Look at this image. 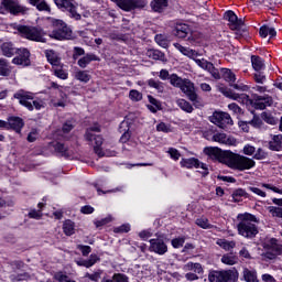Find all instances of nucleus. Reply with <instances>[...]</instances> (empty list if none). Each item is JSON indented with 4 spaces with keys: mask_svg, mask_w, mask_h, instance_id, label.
Segmentation results:
<instances>
[{
    "mask_svg": "<svg viewBox=\"0 0 282 282\" xmlns=\"http://www.w3.org/2000/svg\"><path fill=\"white\" fill-rule=\"evenodd\" d=\"M75 79L79 80V83H87L91 80V75L87 70H77L75 72Z\"/></svg>",
    "mask_w": 282,
    "mask_h": 282,
    "instance_id": "ea45409f",
    "label": "nucleus"
},
{
    "mask_svg": "<svg viewBox=\"0 0 282 282\" xmlns=\"http://www.w3.org/2000/svg\"><path fill=\"white\" fill-rule=\"evenodd\" d=\"M93 131H95L96 133H100V126H93L86 131V140L94 144L95 153L99 155V158H105V155L106 158H116V151L106 150L105 152H102V150L100 149V147H102V137L95 135Z\"/></svg>",
    "mask_w": 282,
    "mask_h": 282,
    "instance_id": "7ed1b4c3",
    "label": "nucleus"
},
{
    "mask_svg": "<svg viewBox=\"0 0 282 282\" xmlns=\"http://www.w3.org/2000/svg\"><path fill=\"white\" fill-rule=\"evenodd\" d=\"M129 230H131V225H129V224L121 225V226L115 228V232H129Z\"/></svg>",
    "mask_w": 282,
    "mask_h": 282,
    "instance_id": "774afa93",
    "label": "nucleus"
},
{
    "mask_svg": "<svg viewBox=\"0 0 282 282\" xmlns=\"http://www.w3.org/2000/svg\"><path fill=\"white\" fill-rule=\"evenodd\" d=\"M231 197L234 202H239V197H250V195H248L243 188H238L234 191Z\"/></svg>",
    "mask_w": 282,
    "mask_h": 282,
    "instance_id": "3c124183",
    "label": "nucleus"
},
{
    "mask_svg": "<svg viewBox=\"0 0 282 282\" xmlns=\"http://www.w3.org/2000/svg\"><path fill=\"white\" fill-rule=\"evenodd\" d=\"M129 98H130V100H133V102H140V100H142V93H140L135 89H132L129 93Z\"/></svg>",
    "mask_w": 282,
    "mask_h": 282,
    "instance_id": "603ef678",
    "label": "nucleus"
},
{
    "mask_svg": "<svg viewBox=\"0 0 282 282\" xmlns=\"http://www.w3.org/2000/svg\"><path fill=\"white\" fill-rule=\"evenodd\" d=\"M220 261L225 265H237V263L239 262V258H237V256L227 253L221 257Z\"/></svg>",
    "mask_w": 282,
    "mask_h": 282,
    "instance_id": "e433bc0d",
    "label": "nucleus"
},
{
    "mask_svg": "<svg viewBox=\"0 0 282 282\" xmlns=\"http://www.w3.org/2000/svg\"><path fill=\"white\" fill-rule=\"evenodd\" d=\"M169 155L171 156L172 160H180V158H182V154H180V151H177V149L175 148H170L167 151Z\"/></svg>",
    "mask_w": 282,
    "mask_h": 282,
    "instance_id": "bf43d9fd",
    "label": "nucleus"
},
{
    "mask_svg": "<svg viewBox=\"0 0 282 282\" xmlns=\"http://www.w3.org/2000/svg\"><path fill=\"white\" fill-rule=\"evenodd\" d=\"M225 19L228 21L230 30H236L237 34L241 35L243 32H246L243 20L237 18V14H235L232 11H227L225 13Z\"/></svg>",
    "mask_w": 282,
    "mask_h": 282,
    "instance_id": "9d476101",
    "label": "nucleus"
},
{
    "mask_svg": "<svg viewBox=\"0 0 282 282\" xmlns=\"http://www.w3.org/2000/svg\"><path fill=\"white\" fill-rule=\"evenodd\" d=\"M148 55L150 56V58H153L154 61H165V56L164 53H162L161 51L158 50H150L148 52Z\"/></svg>",
    "mask_w": 282,
    "mask_h": 282,
    "instance_id": "de8ad7c7",
    "label": "nucleus"
},
{
    "mask_svg": "<svg viewBox=\"0 0 282 282\" xmlns=\"http://www.w3.org/2000/svg\"><path fill=\"white\" fill-rule=\"evenodd\" d=\"M91 61H98V57L95 54H86L84 57L78 59L77 64L82 69H85Z\"/></svg>",
    "mask_w": 282,
    "mask_h": 282,
    "instance_id": "72a5a7b5",
    "label": "nucleus"
},
{
    "mask_svg": "<svg viewBox=\"0 0 282 282\" xmlns=\"http://www.w3.org/2000/svg\"><path fill=\"white\" fill-rule=\"evenodd\" d=\"M1 7L4 12L17 17L19 14H28V7L21 4L19 0H1Z\"/></svg>",
    "mask_w": 282,
    "mask_h": 282,
    "instance_id": "1a4fd4ad",
    "label": "nucleus"
},
{
    "mask_svg": "<svg viewBox=\"0 0 282 282\" xmlns=\"http://www.w3.org/2000/svg\"><path fill=\"white\" fill-rule=\"evenodd\" d=\"M183 94H186L187 98L195 102L197 100V94L195 93V84L191 79H184L183 84L180 87Z\"/></svg>",
    "mask_w": 282,
    "mask_h": 282,
    "instance_id": "dca6fc26",
    "label": "nucleus"
},
{
    "mask_svg": "<svg viewBox=\"0 0 282 282\" xmlns=\"http://www.w3.org/2000/svg\"><path fill=\"white\" fill-rule=\"evenodd\" d=\"M253 98H254V102H253L254 109L263 110L265 109V107H270L272 105V97L270 96L254 95Z\"/></svg>",
    "mask_w": 282,
    "mask_h": 282,
    "instance_id": "6ab92c4d",
    "label": "nucleus"
},
{
    "mask_svg": "<svg viewBox=\"0 0 282 282\" xmlns=\"http://www.w3.org/2000/svg\"><path fill=\"white\" fill-rule=\"evenodd\" d=\"M0 76H10V65L3 58H0Z\"/></svg>",
    "mask_w": 282,
    "mask_h": 282,
    "instance_id": "c03bdc74",
    "label": "nucleus"
},
{
    "mask_svg": "<svg viewBox=\"0 0 282 282\" xmlns=\"http://www.w3.org/2000/svg\"><path fill=\"white\" fill-rule=\"evenodd\" d=\"M183 270L185 272H195L196 274H202L204 272V269L202 268L200 263H193L188 262L183 267Z\"/></svg>",
    "mask_w": 282,
    "mask_h": 282,
    "instance_id": "473e14b6",
    "label": "nucleus"
},
{
    "mask_svg": "<svg viewBox=\"0 0 282 282\" xmlns=\"http://www.w3.org/2000/svg\"><path fill=\"white\" fill-rule=\"evenodd\" d=\"M237 219L239 221L237 225L238 235L246 239H252L259 235V228L257 227L259 220L257 219V216L250 213H245L238 214Z\"/></svg>",
    "mask_w": 282,
    "mask_h": 282,
    "instance_id": "f03ea898",
    "label": "nucleus"
},
{
    "mask_svg": "<svg viewBox=\"0 0 282 282\" xmlns=\"http://www.w3.org/2000/svg\"><path fill=\"white\" fill-rule=\"evenodd\" d=\"M24 124L23 119L19 117H10L8 119V129L10 127V129H13L17 133H21V129H23Z\"/></svg>",
    "mask_w": 282,
    "mask_h": 282,
    "instance_id": "412c9836",
    "label": "nucleus"
},
{
    "mask_svg": "<svg viewBox=\"0 0 282 282\" xmlns=\"http://www.w3.org/2000/svg\"><path fill=\"white\" fill-rule=\"evenodd\" d=\"M101 282H129V276L123 273H115L112 278H104Z\"/></svg>",
    "mask_w": 282,
    "mask_h": 282,
    "instance_id": "c9c22d12",
    "label": "nucleus"
},
{
    "mask_svg": "<svg viewBox=\"0 0 282 282\" xmlns=\"http://www.w3.org/2000/svg\"><path fill=\"white\" fill-rule=\"evenodd\" d=\"M18 32H20V34L24 36V39H28L29 41L45 43V37H43L44 33H43V30L41 29H36L34 26L20 25L18 26Z\"/></svg>",
    "mask_w": 282,
    "mask_h": 282,
    "instance_id": "6e6552de",
    "label": "nucleus"
},
{
    "mask_svg": "<svg viewBox=\"0 0 282 282\" xmlns=\"http://www.w3.org/2000/svg\"><path fill=\"white\" fill-rule=\"evenodd\" d=\"M46 58L50 64L53 65V67H59L61 66V57H58V54L54 51H46L45 52Z\"/></svg>",
    "mask_w": 282,
    "mask_h": 282,
    "instance_id": "7c9ffc66",
    "label": "nucleus"
},
{
    "mask_svg": "<svg viewBox=\"0 0 282 282\" xmlns=\"http://www.w3.org/2000/svg\"><path fill=\"white\" fill-rule=\"evenodd\" d=\"M196 226H199V228H203L204 230H208L210 228H213V225H210V223L208 221V218H197L196 219Z\"/></svg>",
    "mask_w": 282,
    "mask_h": 282,
    "instance_id": "09e8293b",
    "label": "nucleus"
},
{
    "mask_svg": "<svg viewBox=\"0 0 282 282\" xmlns=\"http://www.w3.org/2000/svg\"><path fill=\"white\" fill-rule=\"evenodd\" d=\"M54 30L50 33L51 39L56 41H69L72 39V29L63 20L52 19Z\"/></svg>",
    "mask_w": 282,
    "mask_h": 282,
    "instance_id": "39448f33",
    "label": "nucleus"
},
{
    "mask_svg": "<svg viewBox=\"0 0 282 282\" xmlns=\"http://www.w3.org/2000/svg\"><path fill=\"white\" fill-rule=\"evenodd\" d=\"M0 50L3 56H7L8 58H12V56L17 54V48H14V45H12L10 42L2 43Z\"/></svg>",
    "mask_w": 282,
    "mask_h": 282,
    "instance_id": "393cba45",
    "label": "nucleus"
},
{
    "mask_svg": "<svg viewBox=\"0 0 282 282\" xmlns=\"http://www.w3.org/2000/svg\"><path fill=\"white\" fill-rule=\"evenodd\" d=\"M262 119L264 120V122H267L268 124H276V119H274V117H272V115L268 113V112H263L262 113Z\"/></svg>",
    "mask_w": 282,
    "mask_h": 282,
    "instance_id": "052dcab7",
    "label": "nucleus"
},
{
    "mask_svg": "<svg viewBox=\"0 0 282 282\" xmlns=\"http://www.w3.org/2000/svg\"><path fill=\"white\" fill-rule=\"evenodd\" d=\"M223 78L227 83H235V80H237V77L235 76V73H232V70H230L228 68H223Z\"/></svg>",
    "mask_w": 282,
    "mask_h": 282,
    "instance_id": "a18cd8bd",
    "label": "nucleus"
},
{
    "mask_svg": "<svg viewBox=\"0 0 282 282\" xmlns=\"http://www.w3.org/2000/svg\"><path fill=\"white\" fill-rule=\"evenodd\" d=\"M242 279L246 282H259V278L257 276V271L256 270H250L248 268L243 269Z\"/></svg>",
    "mask_w": 282,
    "mask_h": 282,
    "instance_id": "c85d7f7f",
    "label": "nucleus"
},
{
    "mask_svg": "<svg viewBox=\"0 0 282 282\" xmlns=\"http://www.w3.org/2000/svg\"><path fill=\"white\" fill-rule=\"evenodd\" d=\"M269 251L265 252L264 257L267 259H276V257L282 254V246L276 242V239L272 238L269 243Z\"/></svg>",
    "mask_w": 282,
    "mask_h": 282,
    "instance_id": "f3484780",
    "label": "nucleus"
},
{
    "mask_svg": "<svg viewBox=\"0 0 282 282\" xmlns=\"http://www.w3.org/2000/svg\"><path fill=\"white\" fill-rule=\"evenodd\" d=\"M166 6H169L166 0H153L151 2V8L154 10V12H162Z\"/></svg>",
    "mask_w": 282,
    "mask_h": 282,
    "instance_id": "58836bf2",
    "label": "nucleus"
},
{
    "mask_svg": "<svg viewBox=\"0 0 282 282\" xmlns=\"http://www.w3.org/2000/svg\"><path fill=\"white\" fill-rule=\"evenodd\" d=\"M149 87H152L153 89H156L159 94H164V83L155 79H149L148 80Z\"/></svg>",
    "mask_w": 282,
    "mask_h": 282,
    "instance_id": "79ce46f5",
    "label": "nucleus"
},
{
    "mask_svg": "<svg viewBox=\"0 0 282 282\" xmlns=\"http://www.w3.org/2000/svg\"><path fill=\"white\" fill-rule=\"evenodd\" d=\"M112 1H116L117 6L121 10H124L126 12H131V10H135L133 0H112Z\"/></svg>",
    "mask_w": 282,
    "mask_h": 282,
    "instance_id": "2f4dec72",
    "label": "nucleus"
},
{
    "mask_svg": "<svg viewBox=\"0 0 282 282\" xmlns=\"http://www.w3.org/2000/svg\"><path fill=\"white\" fill-rule=\"evenodd\" d=\"M155 42L158 43V45H160V47L164 48L169 47V44L171 43V41H169V37L162 34L155 35Z\"/></svg>",
    "mask_w": 282,
    "mask_h": 282,
    "instance_id": "49530a36",
    "label": "nucleus"
},
{
    "mask_svg": "<svg viewBox=\"0 0 282 282\" xmlns=\"http://www.w3.org/2000/svg\"><path fill=\"white\" fill-rule=\"evenodd\" d=\"M251 65L254 72H263V69H265V62H263V58L257 55L251 56Z\"/></svg>",
    "mask_w": 282,
    "mask_h": 282,
    "instance_id": "c756f323",
    "label": "nucleus"
},
{
    "mask_svg": "<svg viewBox=\"0 0 282 282\" xmlns=\"http://www.w3.org/2000/svg\"><path fill=\"white\" fill-rule=\"evenodd\" d=\"M173 45L176 50H178V52H181V54H183L184 56H187V58L195 59L197 58V56H199V53L188 47H184L180 43H174Z\"/></svg>",
    "mask_w": 282,
    "mask_h": 282,
    "instance_id": "5701e85b",
    "label": "nucleus"
},
{
    "mask_svg": "<svg viewBox=\"0 0 282 282\" xmlns=\"http://www.w3.org/2000/svg\"><path fill=\"white\" fill-rule=\"evenodd\" d=\"M217 246H219L220 248H223L224 250L230 251L232 250V248H235L236 243L235 241H228L226 239H218L216 241Z\"/></svg>",
    "mask_w": 282,
    "mask_h": 282,
    "instance_id": "37998d69",
    "label": "nucleus"
},
{
    "mask_svg": "<svg viewBox=\"0 0 282 282\" xmlns=\"http://www.w3.org/2000/svg\"><path fill=\"white\" fill-rule=\"evenodd\" d=\"M204 153L209 155V158H215L219 162H224L229 165L230 169H236L237 171H250V169H254L257 162L254 160L235 154L232 152H223L219 148H205Z\"/></svg>",
    "mask_w": 282,
    "mask_h": 282,
    "instance_id": "f257e3e1",
    "label": "nucleus"
},
{
    "mask_svg": "<svg viewBox=\"0 0 282 282\" xmlns=\"http://www.w3.org/2000/svg\"><path fill=\"white\" fill-rule=\"evenodd\" d=\"M98 261H100V258H98V256L96 254H90L88 260H77L76 263L79 267L83 268H91L93 265H96V263H98Z\"/></svg>",
    "mask_w": 282,
    "mask_h": 282,
    "instance_id": "a878e982",
    "label": "nucleus"
},
{
    "mask_svg": "<svg viewBox=\"0 0 282 282\" xmlns=\"http://www.w3.org/2000/svg\"><path fill=\"white\" fill-rule=\"evenodd\" d=\"M30 6H33L39 12H52V8L45 0H29Z\"/></svg>",
    "mask_w": 282,
    "mask_h": 282,
    "instance_id": "b1692460",
    "label": "nucleus"
},
{
    "mask_svg": "<svg viewBox=\"0 0 282 282\" xmlns=\"http://www.w3.org/2000/svg\"><path fill=\"white\" fill-rule=\"evenodd\" d=\"M188 32H191V29L187 24H176L174 34L178 39H186L188 36Z\"/></svg>",
    "mask_w": 282,
    "mask_h": 282,
    "instance_id": "cd10ccee",
    "label": "nucleus"
},
{
    "mask_svg": "<svg viewBox=\"0 0 282 282\" xmlns=\"http://www.w3.org/2000/svg\"><path fill=\"white\" fill-rule=\"evenodd\" d=\"M156 131H161L162 133H171V126L161 122L156 126Z\"/></svg>",
    "mask_w": 282,
    "mask_h": 282,
    "instance_id": "680f3d73",
    "label": "nucleus"
},
{
    "mask_svg": "<svg viewBox=\"0 0 282 282\" xmlns=\"http://www.w3.org/2000/svg\"><path fill=\"white\" fill-rule=\"evenodd\" d=\"M54 279L59 282H76L74 280H70L69 276H67L63 272L55 273Z\"/></svg>",
    "mask_w": 282,
    "mask_h": 282,
    "instance_id": "6e6d98bb",
    "label": "nucleus"
},
{
    "mask_svg": "<svg viewBox=\"0 0 282 282\" xmlns=\"http://www.w3.org/2000/svg\"><path fill=\"white\" fill-rule=\"evenodd\" d=\"M100 276H102V272L101 271H97V272H94V273H86L85 274V279H88L89 281H93V282L100 281Z\"/></svg>",
    "mask_w": 282,
    "mask_h": 282,
    "instance_id": "864d4df0",
    "label": "nucleus"
},
{
    "mask_svg": "<svg viewBox=\"0 0 282 282\" xmlns=\"http://www.w3.org/2000/svg\"><path fill=\"white\" fill-rule=\"evenodd\" d=\"M13 98L19 100L22 107H25L29 111H41V109H45V101L43 99H34V94L28 93L25 90H19L13 95Z\"/></svg>",
    "mask_w": 282,
    "mask_h": 282,
    "instance_id": "20e7f679",
    "label": "nucleus"
},
{
    "mask_svg": "<svg viewBox=\"0 0 282 282\" xmlns=\"http://www.w3.org/2000/svg\"><path fill=\"white\" fill-rule=\"evenodd\" d=\"M152 236H153V231H151V229H145V230H142L141 232H139V237L143 241H147V239H149Z\"/></svg>",
    "mask_w": 282,
    "mask_h": 282,
    "instance_id": "0e129e2a",
    "label": "nucleus"
},
{
    "mask_svg": "<svg viewBox=\"0 0 282 282\" xmlns=\"http://www.w3.org/2000/svg\"><path fill=\"white\" fill-rule=\"evenodd\" d=\"M111 223V216H108L100 220H95L94 224L96 228H102V226H107V224Z\"/></svg>",
    "mask_w": 282,
    "mask_h": 282,
    "instance_id": "13d9d810",
    "label": "nucleus"
},
{
    "mask_svg": "<svg viewBox=\"0 0 282 282\" xmlns=\"http://www.w3.org/2000/svg\"><path fill=\"white\" fill-rule=\"evenodd\" d=\"M209 282H237L239 281V271L237 269L212 271L208 274Z\"/></svg>",
    "mask_w": 282,
    "mask_h": 282,
    "instance_id": "423d86ee",
    "label": "nucleus"
},
{
    "mask_svg": "<svg viewBox=\"0 0 282 282\" xmlns=\"http://www.w3.org/2000/svg\"><path fill=\"white\" fill-rule=\"evenodd\" d=\"M268 35L272 39L276 35V30L274 28H270L268 25H263L260 28V36L262 39L268 37Z\"/></svg>",
    "mask_w": 282,
    "mask_h": 282,
    "instance_id": "4c0bfd02",
    "label": "nucleus"
},
{
    "mask_svg": "<svg viewBox=\"0 0 282 282\" xmlns=\"http://www.w3.org/2000/svg\"><path fill=\"white\" fill-rule=\"evenodd\" d=\"M253 78H254L256 83H258L260 85H263V83H265V75H263V73H261V70L257 72L253 75Z\"/></svg>",
    "mask_w": 282,
    "mask_h": 282,
    "instance_id": "e2e57ef3",
    "label": "nucleus"
},
{
    "mask_svg": "<svg viewBox=\"0 0 282 282\" xmlns=\"http://www.w3.org/2000/svg\"><path fill=\"white\" fill-rule=\"evenodd\" d=\"M254 160H265L268 158V152H265L263 149L259 148L254 155Z\"/></svg>",
    "mask_w": 282,
    "mask_h": 282,
    "instance_id": "4d7b16f0",
    "label": "nucleus"
},
{
    "mask_svg": "<svg viewBox=\"0 0 282 282\" xmlns=\"http://www.w3.org/2000/svg\"><path fill=\"white\" fill-rule=\"evenodd\" d=\"M15 56L12 59L13 65H21L22 67H29L30 65V51L28 48H20L15 51Z\"/></svg>",
    "mask_w": 282,
    "mask_h": 282,
    "instance_id": "ddd939ff",
    "label": "nucleus"
},
{
    "mask_svg": "<svg viewBox=\"0 0 282 282\" xmlns=\"http://www.w3.org/2000/svg\"><path fill=\"white\" fill-rule=\"evenodd\" d=\"M63 231H64V235H66L67 237H72V235L76 232V224H74V221L69 219L65 220L63 224Z\"/></svg>",
    "mask_w": 282,
    "mask_h": 282,
    "instance_id": "f704fd0d",
    "label": "nucleus"
},
{
    "mask_svg": "<svg viewBox=\"0 0 282 282\" xmlns=\"http://www.w3.org/2000/svg\"><path fill=\"white\" fill-rule=\"evenodd\" d=\"M210 122L219 127L220 129H226L228 126L231 127L232 117H230L227 112H214L210 117Z\"/></svg>",
    "mask_w": 282,
    "mask_h": 282,
    "instance_id": "9b49d317",
    "label": "nucleus"
},
{
    "mask_svg": "<svg viewBox=\"0 0 282 282\" xmlns=\"http://www.w3.org/2000/svg\"><path fill=\"white\" fill-rule=\"evenodd\" d=\"M268 210L272 215V217L282 218V207L269 206Z\"/></svg>",
    "mask_w": 282,
    "mask_h": 282,
    "instance_id": "5fc2aeb1",
    "label": "nucleus"
},
{
    "mask_svg": "<svg viewBox=\"0 0 282 282\" xmlns=\"http://www.w3.org/2000/svg\"><path fill=\"white\" fill-rule=\"evenodd\" d=\"M196 65H198V67H200L202 69H205V72H209V74L213 76V78H215L216 80H219V78H221V76H219V70H217V68H215V65H213V63L202 58H197L195 57V59H193Z\"/></svg>",
    "mask_w": 282,
    "mask_h": 282,
    "instance_id": "f8f14e48",
    "label": "nucleus"
},
{
    "mask_svg": "<svg viewBox=\"0 0 282 282\" xmlns=\"http://www.w3.org/2000/svg\"><path fill=\"white\" fill-rule=\"evenodd\" d=\"M181 166L185 169H203V174L208 175V167H206V164L200 163L199 160L195 158L191 159H182L181 160Z\"/></svg>",
    "mask_w": 282,
    "mask_h": 282,
    "instance_id": "2eb2a0df",
    "label": "nucleus"
},
{
    "mask_svg": "<svg viewBox=\"0 0 282 282\" xmlns=\"http://www.w3.org/2000/svg\"><path fill=\"white\" fill-rule=\"evenodd\" d=\"M213 142H218V144H225L226 147H236L237 139L235 137L228 135L225 132H216L212 137Z\"/></svg>",
    "mask_w": 282,
    "mask_h": 282,
    "instance_id": "4468645a",
    "label": "nucleus"
},
{
    "mask_svg": "<svg viewBox=\"0 0 282 282\" xmlns=\"http://www.w3.org/2000/svg\"><path fill=\"white\" fill-rule=\"evenodd\" d=\"M271 141L269 142V149L271 151H281L282 147V134H273L271 137Z\"/></svg>",
    "mask_w": 282,
    "mask_h": 282,
    "instance_id": "bb28decb",
    "label": "nucleus"
},
{
    "mask_svg": "<svg viewBox=\"0 0 282 282\" xmlns=\"http://www.w3.org/2000/svg\"><path fill=\"white\" fill-rule=\"evenodd\" d=\"M176 105L180 107V109H182V111H186V113H193V106L186 101V99H178Z\"/></svg>",
    "mask_w": 282,
    "mask_h": 282,
    "instance_id": "a19ab883",
    "label": "nucleus"
},
{
    "mask_svg": "<svg viewBox=\"0 0 282 282\" xmlns=\"http://www.w3.org/2000/svg\"><path fill=\"white\" fill-rule=\"evenodd\" d=\"M30 219H41L43 217V213L41 210L32 209L29 212Z\"/></svg>",
    "mask_w": 282,
    "mask_h": 282,
    "instance_id": "338daca9",
    "label": "nucleus"
},
{
    "mask_svg": "<svg viewBox=\"0 0 282 282\" xmlns=\"http://www.w3.org/2000/svg\"><path fill=\"white\" fill-rule=\"evenodd\" d=\"M53 148L55 149L56 153H59V155H63V158H72L73 152L69 150L65 143L62 142H55L53 143Z\"/></svg>",
    "mask_w": 282,
    "mask_h": 282,
    "instance_id": "4be33fe9",
    "label": "nucleus"
},
{
    "mask_svg": "<svg viewBox=\"0 0 282 282\" xmlns=\"http://www.w3.org/2000/svg\"><path fill=\"white\" fill-rule=\"evenodd\" d=\"M221 94L226 96V98H230L231 100H237V102H246L248 100V95L247 94H237L232 93V90L228 88H220Z\"/></svg>",
    "mask_w": 282,
    "mask_h": 282,
    "instance_id": "aec40b11",
    "label": "nucleus"
},
{
    "mask_svg": "<svg viewBox=\"0 0 282 282\" xmlns=\"http://www.w3.org/2000/svg\"><path fill=\"white\" fill-rule=\"evenodd\" d=\"M242 151L245 155H254L257 149L253 145L246 144Z\"/></svg>",
    "mask_w": 282,
    "mask_h": 282,
    "instance_id": "69168bd1",
    "label": "nucleus"
},
{
    "mask_svg": "<svg viewBox=\"0 0 282 282\" xmlns=\"http://www.w3.org/2000/svg\"><path fill=\"white\" fill-rule=\"evenodd\" d=\"M170 83L173 87H177L178 89L182 87L184 79L176 74L170 76Z\"/></svg>",
    "mask_w": 282,
    "mask_h": 282,
    "instance_id": "8fccbe9b",
    "label": "nucleus"
},
{
    "mask_svg": "<svg viewBox=\"0 0 282 282\" xmlns=\"http://www.w3.org/2000/svg\"><path fill=\"white\" fill-rule=\"evenodd\" d=\"M150 250L151 252H155L156 254H166L169 251V247L164 243L162 239H151L150 240Z\"/></svg>",
    "mask_w": 282,
    "mask_h": 282,
    "instance_id": "a211bd4d",
    "label": "nucleus"
},
{
    "mask_svg": "<svg viewBox=\"0 0 282 282\" xmlns=\"http://www.w3.org/2000/svg\"><path fill=\"white\" fill-rule=\"evenodd\" d=\"M54 3L59 8V10H64V12L68 13L70 19L75 21H80L82 15L78 13V3L74 0H54Z\"/></svg>",
    "mask_w": 282,
    "mask_h": 282,
    "instance_id": "0eeeda50",
    "label": "nucleus"
}]
</instances>
